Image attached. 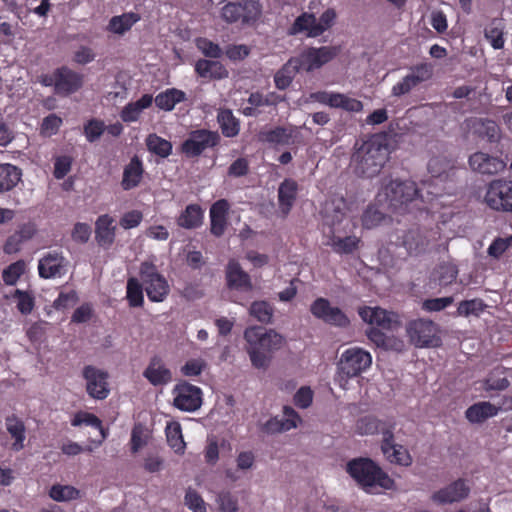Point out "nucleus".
<instances>
[{
    "label": "nucleus",
    "instance_id": "1",
    "mask_svg": "<svg viewBox=\"0 0 512 512\" xmlns=\"http://www.w3.org/2000/svg\"><path fill=\"white\" fill-rule=\"evenodd\" d=\"M390 142L386 133L374 134L365 141H357L351 157L354 172L362 177L376 176L389 158Z\"/></svg>",
    "mask_w": 512,
    "mask_h": 512
},
{
    "label": "nucleus",
    "instance_id": "2",
    "mask_svg": "<svg viewBox=\"0 0 512 512\" xmlns=\"http://www.w3.org/2000/svg\"><path fill=\"white\" fill-rule=\"evenodd\" d=\"M247 342L246 352L251 364L256 369L269 368L273 354L279 351L286 343L285 337L274 329L262 326H250L243 335Z\"/></svg>",
    "mask_w": 512,
    "mask_h": 512
},
{
    "label": "nucleus",
    "instance_id": "3",
    "mask_svg": "<svg viewBox=\"0 0 512 512\" xmlns=\"http://www.w3.org/2000/svg\"><path fill=\"white\" fill-rule=\"evenodd\" d=\"M347 473L366 491L376 486L385 490H394L395 481L370 458H355L346 465Z\"/></svg>",
    "mask_w": 512,
    "mask_h": 512
},
{
    "label": "nucleus",
    "instance_id": "4",
    "mask_svg": "<svg viewBox=\"0 0 512 512\" xmlns=\"http://www.w3.org/2000/svg\"><path fill=\"white\" fill-rule=\"evenodd\" d=\"M419 197V189L413 181L391 180L378 194L377 201L387 210L404 213Z\"/></svg>",
    "mask_w": 512,
    "mask_h": 512
},
{
    "label": "nucleus",
    "instance_id": "5",
    "mask_svg": "<svg viewBox=\"0 0 512 512\" xmlns=\"http://www.w3.org/2000/svg\"><path fill=\"white\" fill-rule=\"evenodd\" d=\"M262 14L260 0H243L242 2H229L221 12L222 18L227 23L240 22L243 26L256 23Z\"/></svg>",
    "mask_w": 512,
    "mask_h": 512
},
{
    "label": "nucleus",
    "instance_id": "6",
    "mask_svg": "<svg viewBox=\"0 0 512 512\" xmlns=\"http://www.w3.org/2000/svg\"><path fill=\"white\" fill-rule=\"evenodd\" d=\"M372 357L369 352L359 347H352L345 350L338 362V375L341 380L359 376L370 367Z\"/></svg>",
    "mask_w": 512,
    "mask_h": 512
},
{
    "label": "nucleus",
    "instance_id": "7",
    "mask_svg": "<svg viewBox=\"0 0 512 512\" xmlns=\"http://www.w3.org/2000/svg\"><path fill=\"white\" fill-rule=\"evenodd\" d=\"M140 278L145 286L148 298L153 302H162L169 293L166 279L158 273L154 264L144 262L140 267Z\"/></svg>",
    "mask_w": 512,
    "mask_h": 512
},
{
    "label": "nucleus",
    "instance_id": "8",
    "mask_svg": "<svg viewBox=\"0 0 512 512\" xmlns=\"http://www.w3.org/2000/svg\"><path fill=\"white\" fill-rule=\"evenodd\" d=\"M484 201L492 210L512 212V181L493 180L487 188Z\"/></svg>",
    "mask_w": 512,
    "mask_h": 512
},
{
    "label": "nucleus",
    "instance_id": "9",
    "mask_svg": "<svg viewBox=\"0 0 512 512\" xmlns=\"http://www.w3.org/2000/svg\"><path fill=\"white\" fill-rule=\"evenodd\" d=\"M437 331V325L427 319L411 321L407 327V333L411 342L420 348L439 346L441 340L437 336Z\"/></svg>",
    "mask_w": 512,
    "mask_h": 512
},
{
    "label": "nucleus",
    "instance_id": "10",
    "mask_svg": "<svg viewBox=\"0 0 512 512\" xmlns=\"http://www.w3.org/2000/svg\"><path fill=\"white\" fill-rule=\"evenodd\" d=\"M219 134L205 129L194 130L182 143L181 151L189 158L199 156L207 148L214 147L219 142Z\"/></svg>",
    "mask_w": 512,
    "mask_h": 512
},
{
    "label": "nucleus",
    "instance_id": "11",
    "mask_svg": "<svg viewBox=\"0 0 512 512\" xmlns=\"http://www.w3.org/2000/svg\"><path fill=\"white\" fill-rule=\"evenodd\" d=\"M173 393L175 394L173 404L176 408L182 411L194 412L202 405L201 389L188 382H181L177 384Z\"/></svg>",
    "mask_w": 512,
    "mask_h": 512
},
{
    "label": "nucleus",
    "instance_id": "12",
    "mask_svg": "<svg viewBox=\"0 0 512 512\" xmlns=\"http://www.w3.org/2000/svg\"><path fill=\"white\" fill-rule=\"evenodd\" d=\"M310 312L314 317L329 325L346 327L349 324V319L345 313L340 308L331 306L325 298H317L311 304Z\"/></svg>",
    "mask_w": 512,
    "mask_h": 512
},
{
    "label": "nucleus",
    "instance_id": "13",
    "mask_svg": "<svg viewBox=\"0 0 512 512\" xmlns=\"http://www.w3.org/2000/svg\"><path fill=\"white\" fill-rule=\"evenodd\" d=\"M432 77V67L423 63L410 68V73L392 87V95L401 97L408 94L420 83Z\"/></svg>",
    "mask_w": 512,
    "mask_h": 512
},
{
    "label": "nucleus",
    "instance_id": "14",
    "mask_svg": "<svg viewBox=\"0 0 512 512\" xmlns=\"http://www.w3.org/2000/svg\"><path fill=\"white\" fill-rule=\"evenodd\" d=\"M82 374L86 380V391L90 397L103 400L108 396L107 372L88 365L83 368Z\"/></svg>",
    "mask_w": 512,
    "mask_h": 512
},
{
    "label": "nucleus",
    "instance_id": "15",
    "mask_svg": "<svg viewBox=\"0 0 512 512\" xmlns=\"http://www.w3.org/2000/svg\"><path fill=\"white\" fill-rule=\"evenodd\" d=\"M340 52L337 46H323L320 48H309L299 57L303 69L307 72L319 69L324 64L334 59Z\"/></svg>",
    "mask_w": 512,
    "mask_h": 512
},
{
    "label": "nucleus",
    "instance_id": "16",
    "mask_svg": "<svg viewBox=\"0 0 512 512\" xmlns=\"http://www.w3.org/2000/svg\"><path fill=\"white\" fill-rule=\"evenodd\" d=\"M359 315L363 321L381 327L383 329L392 330L399 325L398 315L388 312L385 309L375 307H364L359 310Z\"/></svg>",
    "mask_w": 512,
    "mask_h": 512
},
{
    "label": "nucleus",
    "instance_id": "17",
    "mask_svg": "<svg viewBox=\"0 0 512 512\" xmlns=\"http://www.w3.org/2000/svg\"><path fill=\"white\" fill-rule=\"evenodd\" d=\"M82 84V76L66 67L59 68L55 72V92L57 94L74 93L81 88Z\"/></svg>",
    "mask_w": 512,
    "mask_h": 512
},
{
    "label": "nucleus",
    "instance_id": "18",
    "mask_svg": "<svg viewBox=\"0 0 512 512\" xmlns=\"http://www.w3.org/2000/svg\"><path fill=\"white\" fill-rule=\"evenodd\" d=\"M470 487L463 479H458L432 495L434 502L448 504L461 501L469 495Z\"/></svg>",
    "mask_w": 512,
    "mask_h": 512
},
{
    "label": "nucleus",
    "instance_id": "19",
    "mask_svg": "<svg viewBox=\"0 0 512 512\" xmlns=\"http://www.w3.org/2000/svg\"><path fill=\"white\" fill-rule=\"evenodd\" d=\"M469 165L481 174H497L504 170L506 164L497 157L490 156L483 152H476L469 158Z\"/></svg>",
    "mask_w": 512,
    "mask_h": 512
},
{
    "label": "nucleus",
    "instance_id": "20",
    "mask_svg": "<svg viewBox=\"0 0 512 512\" xmlns=\"http://www.w3.org/2000/svg\"><path fill=\"white\" fill-rule=\"evenodd\" d=\"M226 281L230 289L247 292L253 288L249 274L235 260H230L227 264Z\"/></svg>",
    "mask_w": 512,
    "mask_h": 512
},
{
    "label": "nucleus",
    "instance_id": "21",
    "mask_svg": "<svg viewBox=\"0 0 512 512\" xmlns=\"http://www.w3.org/2000/svg\"><path fill=\"white\" fill-rule=\"evenodd\" d=\"M229 207L226 199H219L210 207V231L216 237H221L226 230Z\"/></svg>",
    "mask_w": 512,
    "mask_h": 512
},
{
    "label": "nucleus",
    "instance_id": "22",
    "mask_svg": "<svg viewBox=\"0 0 512 512\" xmlns=\"http://www.w3.org/2000/svg\"><path fill=\"white\" fill-rule=\"evenodd\" d=\"M428 171L432 177L441 181L453 180L457 172L454 161L446 156L431 158L428 162Z\"/></svg>",
    "mask_w": 512,
    "mask_h": 512
},
{
    "label": "nucleus",
    "instance_id": "23",
    "mask_svg": "<svg viewBox=\"0 0 512 512\" xmlns=\"http://www.w3.org/2000/svg\"><path fill=\"white\" fill-rule=\"evenodd\" d=\"M500 410V406H496L488 401H482L467 408L465 411V417L469 422L479 424L496 416Z\"/></svg>",
    "mask_w": 512,
    "mask_h": 512
},
{
    "label": "nucleus",
    "instance_id": "24",
    "mask_svg": "<svg viewBox=\"0 0 512 512\" xmlns=\"http://www.w3.org/2000/svg\"><path fill=\"white\" fill-rule=\"evenodd\" d=\"M64 257L57 253H48L39 260L38 270L42 278L49 279L62 274Z\"/></svg>",
    "mask_w": 512,
    "mask_h": 512
},
{
    "label": "nucleus",
    "instance_id": "25",
    "mask_svg": "<svg viewBox=\"0 0 512 512\" xmlns=\"http://www.w3.org/2000/svg\"><path fill=\"white\" fill-rule=\"evenodd\" d=\"M300 69H303L299 58H292L283 67L277 71L274 76V82L278 89L285 90L292 83L293 78Z\"/></svg>",
    "mask_w": 512,
    "mask_h": 512
},
{
    "label": "nucleus",
    "instance_id": "26",
    "mask_svg": "<svg viewBox=\"0 0 512 512\" xmlns=\"http://www.w3.org/2000/svg\"><path fill=\"white\" fill-rule=\"evenodd\" d=\"M195 71L202 78L224 79L228 77L227 69L215 60L200 59L196 62Z\"/></svg>",
    "mask_w": 512,
    "mask_h": 512
},
{
    "label": "nucleus",
    "instance_id": "27",
    "mask_svg": "<svg viewBox=\"0 0 512 512\" xmlns=\"http://www.w3.org/2000/svg\"><path fill=\"white\" fill-rule=\"evenodd\" d=\"M22 170L10 163L0 164V193L14 189L21 181Z\"/></svg>",
    "mask_w": 512,
    "mask_h": 512
},
{
    "label": "nucleus",
    "instance_id": "28",
    "mask_svg": "<svg viewBox=\"0 0 512 512\" xmlns=\"http://www.w3.org/2000/svg\"><path fill=\"white\" fill-rule=\"evenodd\" d=\"M144 376L154 385H165L172 380V374L159 359H152L149 366L144 371Z\"/></svg>",
    "mask_w": 512,
    "mask_h": 512
},
{
    "label": "nucleus",
    "instance_id": "29",
    "mask_svg": "<svg viewBox=\"0 0 512 512\" xmlns=\"http://www.w3.org/2000/svg\"><path fill=\"white\" fill-rule=\"evenodd\" d=\"M113 219L108 215H102L96 221V240L100 246L109 247L115 238V227L112 226Z\"/></svg>",
    "mask_w": 512,
    "mask_h": 512
},
{
    "label": "nucleus",
    "instance_id": "30",
    "mask_svg": "<svg viewBox=\"0 0 512 512\" xmlns=\"http://www.w3.org/2000/svg\"><path fill=\"white\" fill-rule=\"evenodd\" d=\"M143 174L142 162L139 160L137 156H134L129 164L124 168L123 178H122V188L124 190H130L136 186L141 181Z\"/></svg>",
    "mask_w": 512,
    "mask_h": 512
},
{
    "label": "nucleus",
    "instance_id": "31",
    "mask_svg": "<svg viewBox=\"0 0 512 512\" xmlns=\"http://www.w3.org/2000/svg\"><path fill=\"white\" fill-rule=\"evenodd\" d=\"M390 447L381 449L388 462L404 467H408L413 463L411 454L403 445L394 442Z\"/></svg>",
    "mask_w": 512,
    "mask_h": 512
},
{
    "label": "nucleus",
    "instance_id": "32",
    "mask_svg": "<svg viewBox=\"0 0 512 512\" xmlns=\"http://www.w3.org/2000/svg\"><path fill=\"white\" fill-rule=\"evenodd\" d=\"M297 183L291 179H285L278 188L279 205L283 213H289L297 195Z\"/></svg>",
    "mask_w": 512,
    "mask_h": 512
},
{
    "label": "nucleus",
    "instance_id": "33",
    "mask_svg": "<svg viewBox=\"0 0 512 512\" xmlns=\"http://www.w3.org/2000/svg\"><path fill=\"white\" fill-rule=\"evenodd\" d=\"M153 98L150 94H144L135 102L129 103L121 111V119L124 122H133L138 120L141 112L152 104Z\"/></svg>",
    "mask_w": 512,
    "mask_h": 512
},
{
    "label": "nucleus",
    "instance_id": "34",
    "mask_svg": "<svg viewBox=\"0 0 512 512\" xmlns=\"http://www.w3.org/2000/svg\"><path fill=\"white\" fill-rule=\"evenodd\" d=\"M72 426H80L82 424L94 427L100 435V438L98 440H93V442L99 446L102 444V442L106 439L108 433L107 430H105L102 427L101 420L94 414L88 413V412H80L75 415L71 422Z\"/></svg>",
    "mask_w": 512,
    "mask_h": 512
},
{
    "label": "nucleus",
    "instance_id": "35",
    "mask_svg": "<svg viewBox=\"0 0 512 512\" xmlns=\"http://www.w3.org/2000/svg\"><path fill=\"white\" fill-rule=\"evenodd\" d=\"M203 211L197 204L188 205L179 216L177 223L185 229H194L202 224Z\"/></svg>",
    "mask_w": 512,
    "mask_h": 512
},
{
    "label": "nucleus",
    "instance_id": "36",
    "mask_svg": "<svg viewBox=\"0 0 512 512\" xmlns=\"http://www.w3.org/2000/svg\"><path fill=\"white\" fill-rule=\"evenodd\" d=\"M186 95L183 91L171 88L159 93L155 98V104L158 108L171 111L177 103L184 101Z\"/></svg>",
    "mask_w": 512,
    "mask_h": 512
},
{
    "label": "nucleus",
    "instance_id": "37",
    "mask_svg": "<svg viewBox=\"0 0 512 512\" xmlns=\"http://www.w3.org/2000/svg\"><path fill=\"white\" fill-rule=\"evenodd\" d=\"M6 428L12 438L15 439L13 443V448L15 450H20L23 448V441L25 440V425L22 420H20L15 415L8 416L6 418Z\"/></svg>",
    "mask_w": 512,
    "mask_h": 512
},
{
    "label": "nucleus",
    "instance_id": "38",
    "mask_svg": "<svg viewBox=\"0 0 512 512\" xmlns=\"http://www.w3.org/2000/svg\"><path fill=\"white\" fill-rule=\"evenodd\" d=\"M479 137L487 139L490 143H496L501 139V130L498 124L490 119H479L476 124Z\"/></svg>",
    "mask_w": 512,
    "mask_h": 512
},
{
    "label": "nucleus",
    "instance_id": "39",
    "mask_svg": "<svg viewBox=\"0 0 512 512\" xmlns=\"http://www.w3.org/2000/svg\"><path fill=\"white\" fill-rule=\"evenodd\" d=\"M504 25L501 19L494 18L484 30L485 38L494 49H502L504 46Z\"/></svg>",
    "mask_w": 512,
    "mask_h": 512
},
{
    "label": "nucleus",
    "instance_id": "40",
    "mask_svg": "<svg viewBox=\"0 0 512 512\" xmlns=\"http://www.w3.org/2000/svg\"><path fill=\"white\" fill-rule=\"evenodd\" d=\"M140 17L136 13H125L120 16H114L109 21L108 29L115 34H124L133 24L139 21Z\"/></svg>",
    "mask_w": 512,
    "mask_h": 512
},
{
    "label": "nucleus",
    "instance_id": "41",
    "mask_svg": "<svg viewBox=\"0 0 512 512\" xmlns=\"http://www.w3.org/2000/svg\"><path fill=\"white\" fill-rule=\"evenodd\" d=\"M249 313L257 321L263 324H271L273 320L274 309L266 301H254L249 308Z\"/></svg>",
    "mask_w": 512,
    "mask_h": 512
},
{
    "label": "nucleus",
    "instance_id": "42",
    "mask_svg": "<svg viewBox=\"0 0 512 512\" xmlns=\"http://www.w3.org/2000/svg\"><path fill=\"white\" fill-rule=\"evenodd\" d=\"M297 423L293 419L285 418L280 419L278 417H273L269 419L267 422L261 425V430L266 434L272 435L276 433H281L285 431H289L292 428H296Z\"/></svg>",
    "mask_w": 512,
    "mask_h": 512
},
{
    "label": "nucleus",
    "instance_id": "43",
    "mask_svg": "<svg viewBox=\"0 0 512 512\" xmlns=\"http://www.w3.org/2000/svg\"><path fill=\"white\" fill-rule=\"evenodd\" d=\"M486 308L487 304H485L482 299L474 298L471 300H463L458 305L457 315L478 317Z\"/></svg>",
    "mask_w": 512,
    "mask_h": 512
},
{
    "label": "nucleus",
    "instance_id": "44",
    "mask_svg": "<svg viewBox=\"0 0 512 512\" xmlns=\"http://www.w3.org/2000/svg\"><path fill=\"white\" fill-rule=\"evenodd\" d=\"M148 150L160 157H168L172 151V144L156 134L148 135L146 139Z\"/></svg>",
    "mask_w": 512,
    "mask_h": 512
},
{
    "label": "nucleus",
    "instance_id": "45",
    "mask_svg": "<svg viewBox=\"0 0 512 512\" xmlns=\"http://www.w3.org/2000/svg\"><path fill=\"white\" fill-rule=\"evenodd\" d=\"M166 436L169 445L176 453H183L185 442L183 440L181 426L177 422L169 423L166 427Z\"/></svg>",
    "mask_w": 512,
    "mask_h": 512
},
{
    "label": "nucleus",
    "instance_id": "46",
    "mask_svg": "<svg viewBox=\"0 0 512 512\" xmlns=\"http://www.w3.org/2000/svg\"><path fill=\"white\" fill-rule=\"evenodd\" d=\"M383 208L380 209L376 206H369L363 216L362 223L363 226L367 229H372L380 225L386 219V212L384 211L386 206L382 205Z\"/></svg>",
    "mask_w": 512,
    "mask_h": 512
},
{
    "label": "nucleus",
    "instance_id": "47",
    "mask_svg": "<svg viewBox=\"0 0 512 512\" xmlns=\"http://www.w3.org/2000/svg\"><path fill=\"white\" fill-rule=\"evenodd\" d=\"M222 133L226 137H234L239 132V123L230 110H222L218 115Z\"/></svg>",
    "mask_w": 512,
    "mask_h": 512
},
{
    "label": "nucleus",
    "instance_id": "48",
    "mask_svg": "<svg viewBox=\"0 0 512 512\" xmlns=\"http://www.w3.org/2000/svg\"><path fill=\"white\" fill-rule=\"evenodd\" d=\"M127 299L131 307L143 305V283L136 278H129L127 281Z\"/></svg>",
    "mask_w": 512,
    "mask_h": 512
},
{
    "label": "nucleus",
    "instance_id": "49",
    "mask_svg": "<svg viewBox=\"0 0 512 512\" xmlns=\"http://www.w3.org/2000/svg\"><path fill=\"white\" fill-rule=\"evenodd\" d=\"M259 137L260 140L271 144L287 145L291 140V133L284 127H276L275 129L261 132Z\"/></svg>",
    "mask_w": 512,
    "mask_h": 512
},
{
    "label": "nucleus",
    "instance_id": "50",
    "mask_svg": "<svg viewBox=\"0 0 512 512\" xmlns=\"http://www.w3.org/2000/svg\"><path fill=\"white\" fill-rule=\"evenodd\" d=\"M49 496L58 502L70 501L79 497V490L70 485H53Z\"/></svg>",
    "mask_w": 512,
    "mask_h": 512
},
{
    "label": "nucleus",
    "instance_id": "51",
    "mask_svg": "<svg viewBox=\"0 0 512 512\" xmlns=\"http://www.w3.org/2000/svg\"><path fill=\"white\" fill-rule=\"evenodd\" d=\"M216 503L221 512H238L239 510L237 497L227 490L217 493Z\"/></svg>",
    "mask_w": 512,
    "mask_h": 512
},
{
    "label": "nucleus",
    "instance_id": "52",
    "mask_svg": "<svg viewBox=\"0 0 512 512\" xmlns=\"http://www.w3.org/2000/svg\"><path fill=\"white\" fill-rule=\"evenodd\" d=\"M378 433L382 435L380 448H391L390 445L395 442L394 430L396 422L392 419L380 420Z\"/></svg>",
    "mask_w": 512,
    "mask_h": 512
},
{
    "label": "nucleus",
    "instance_id": "53",
    "mask_svg": "<svg viewBox=\"0 0 512 512\" xmlns=\"http://www.w3.org/2000/svg\"><path fill=\"white\" fill-rule=\"evenodd\" d=\"M359 243V239L355 236H347L344 238L333 237L331 246L333 250L340 254L352 253Z\"/></svg>",
    "mask_w": 512,
    "mask_h": 512
},
{
    "label": "nucleus",
    "instance_id": "54",
    "mask_svg": "<svg viewBox=\"0 0 512 512\" xmlns=\"http://www.w3.org/2000/svg\"><path fill=\"white\" fill-rule=\"evenodd\" d=\"M284 97L278 95L274 92L263 96L262 94L256 92L252 93L248 98V103L255 107L260 106H276L278 103L282 102Z\"/></svg>",
    "mask_w": 512,
    "mask_h": 512
},
{
    "label": "nucleus",
    "instance_id": "55",
    "mask_svg": "<svg viewBox=\"0 0 512 512\" xmlns=\"http://www.w3.org/2000/svg\"><path fill=\"white\" fill-rule=\"evenodd\" d=\"M380 420L373 416H364L356 423V431L360 435H374L379 431Z\"/></svg>",
    "mask_w": 512,
    "mask_h": 512
},
{
    "label": "nucleus",
    "instance_id": "56",
    "mask_svg": "<svg viewBox=\"0 0 512 512\" xmlns=\"http://www.w3.org/2000/svg\"><path fill=\"white\" fill-rule=\"evenodd\" d=\"M25 271V262L19 260L10 264L2 273L3 281L7 285H14Z\"/></svg>",
    "mask_w": 512,
    "mask_h": 512
},
{
    "label": "nucleus",
    "instance_id": "57",
    "mask_svg": "<svg viewBox=\"0 0 512 512\" xmlns=\"http://www.w3.org/2000/svg\"><path fill=\"white\" fill-rule=\"evenodd\" d=\"M184 503L193 512H207L206 504L201 495L190 487L186 490Z\"/></svg>",
    "mask_w": 512,
    "mask_h": 512
},
{
    "label": "nucleus",
    "instance_id": "58",
    "mask_svg": "<svg viewBox=\"0 0 512 512\" xmlns=\"http://www.w3.org/2000/svg\"><path fill=\"white\" fill-rule=\"evenodd\" d=\"M105 129L104 123L99 120H90L84 126V134L89 142L98 140Z\"/></svg>",
    "mask_w": 512,
    "mask_h": 512
},
{
    "label": "nucleus",
    "instance_id": "59",
    "mask_svg": "<svg viewBox=\"0 0 512 512\" xmlns=\"http://www.w3.org/2000/svg\"><path fill=\"white\" fill-rule=\"evenodd\" d=\"M454 301L452 296L427 299L423 302L422 308L426 311L437 312L442 311Z\"/></svg>",
    "mask_w": 512,
    "mask_h": 512
},
{
    "label": "nucleus",
    "instance_id": "60",
    "mask_svg": "<svg viewBox=\"0 0 512 512\" xmlns=\"http://www.w3.org/2000/svg\"><path fill=\"white\" fill-rule=\"evenodd\" d=\"M338 100L336 108L344 109L348 112H360L363 109V104L361 101L350 98L345 94H338Z\"/></svg>",
    "mask_w": 512,
    "mask_h": 512
},
{
    "label": "nucleus",
    "instance_id": "61",
    "mask_svg": "<svg viewBox=\"0 0 512 512\" xmlns=\"http://www.w3.org/2000/svg\"><path fill=\"white\" fill-rule=\"evenodd\" d=\"M47 325L48 323L44 321L32 324L26 332V335L29 338V340L32 343H41L44 340Z\"/></svg>",
    "mask_w": 512,
    "mask_h": 512
},
{
    "label": "nucleus",
    "instance_id": "62",
    "mask_svg": "<svg viewBox=\"0 0 512 512\" xmlns=\"http://www.w3.org/2000/svg\"><path fill=\"white\" fill-rule=\"evenodd\" d=\"M315 22V16L313 14L304 13L296 18L292 27L290 28V34L294 35L303 31H308L309 27Z\"/></svg>",
    "mask_w": 512,
    "mask_h": 512
},
{
    "label": "nucleus",
    "instance_id": "63",
    "mask_svg": "<svg viewBox=\"0 0 512 512\" xmlns=\"http://www.w3.org/2000/svg\"><path fill=\"white\" fill-rule=\"evenodd\" d=\"M72 159L69 156H60L54 163V177L63 179L71 170Z\"/></svg>",
    "mask_w": 512,
    "mask_h": 512
},
{
    "label": "nucleus",
    "instance_id": "64",
    "mask_svg": "<svg viewBox=\"0 0 512 512\" xmlns=\"http://www.w3.org/2000/svg\"><path fill=\"white\" fill-rule=\"evenodd\" d=\"M78 302L77 293L73 290L69 292H61L54 301V308L57 310L66 309L74 306Z\"/></svg>",
    "mask_w": 512,
    "mask_h": 512
}]
</instances>
